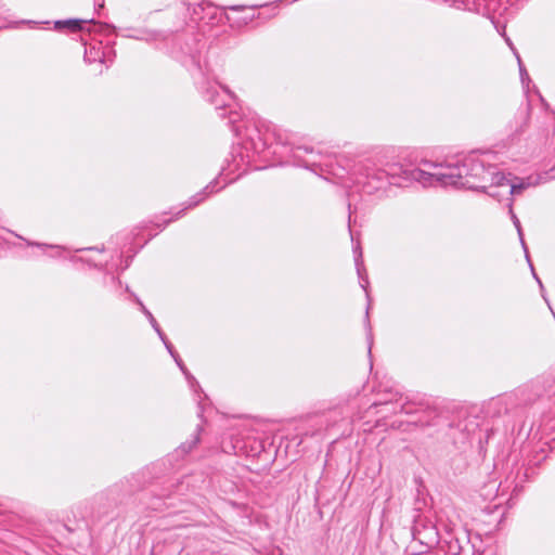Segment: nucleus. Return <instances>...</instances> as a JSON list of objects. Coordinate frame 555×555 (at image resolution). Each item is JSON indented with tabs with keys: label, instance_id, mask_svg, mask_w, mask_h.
Returning a JSON list of instances; mask_svg holds the SVG:
<instances>
[{
	"label": "nucleus",
	"instance_id": "nucleus-1",
	"mask_svg": "<svg viewBox=\"0 0 555 555\" xmlns=\"http://www.w3.org/2000/svg\"><path fill=\"white\" fill-rule=\"evenodd\" d=\"M82 21L79 20H67V21H57L55 22L56 29L67 28L73 33H76L81 29Z\"/></svg>",
	"mask_w": 555,
	"mask_h": 555
},
{
	"label": "nucleus",
	"instance_id": "nucleus-2",
	"mask_svg": "<svg viewBox=\"0 0 555 555\" xmlns=\"http://www.w3.org/2000/svg\"><path fill=\"white\" fill-rule=\"evenodd\" d=\"M524 184H512L511 185V193L512 194H519L524 190Z\"/></svg>",
	"mask_w": 555,
	"mask_h": 555
},
{
	"label": "nucleus",
	"instance_id": "nucleus-3",
	"mask_svg": "<svg viewBox=\"0 0 555 555\" xmlns=\"http://www.w3.org/2000/svg\"><path fill=\"white\" fill-rule=\"evenodd\" d=\"M496 177H498V184L504 185V181H505L504 176L502 173H498Z\"/></svg>",
	"mask_w": 555,
	"mask_h": 555
}]
</instances>
